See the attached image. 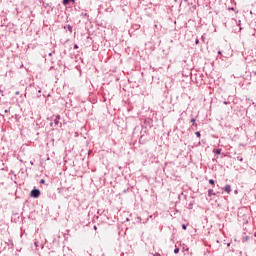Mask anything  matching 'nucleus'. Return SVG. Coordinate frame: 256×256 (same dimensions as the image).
<instances>
[{"instance_id":"nucleus-1","label":"nucleus","mask_w":256,"mask_h":256,"mask_svg":"<svg viewBox=\"0 0 256 256\" xmlns=\"http://www.w3.org/2000/svg\"><path fill=\"white\" fill-rule=\"evenodd\" d=\"M31 197H33L34 199H37V197H39V195H41V191L37 190V189H33L30 192Z\"/></svg>"},{"instance_id":"nucleus-2","label":"nucleus","mask_w":256,"mask_h":256,"mask_svg":"<svg viewBox=\"0 0 256 256\" xmlns=\"http://www.w3.org/2000/svg\"><path fill=\"white\" fill-rule=\"evenodd\" d=\"M59 121H61V116L57 115L54 120V125H59Z\"/></svg>"},{"instance_id":"nucleus-3","label":"nucleus","mask_w":256,"mask_h":256,"mask_svg":"<svg viewBox=\"0 0 256 256\" xmlns=\"http://www.w3.org/2000/svg\"><path fill=\"white\" fill-rule=\"evenodd\" d=\"M224 191H226V193H231V185H226Z\"/></svg>"},{"instance_id":"nucleus-4","label":"nucleus","mask_w":256,"mask_h":256,"mask_svg":"<svg viewBox=\"0 0 256 256\" xmlns=\"http://www.w3.org/2000/svg\"><path fill=\"white\" fill-rule=\"evenodd\" d=\"M213 195H215V192H213V189H209L208 190V196L213 197Z\"/></svg>"},{"instance_id":"nucleus-5","label":"nucleus","mask_w":256,"mask_h":256,"mask_svg":"<svg viewBox=\"0 0 256 256\" xmlns=\"http://www.w3.org/2000/svg\"><path fill=\"white\" fill-rule=\"evenodd\" d=\"M67 29H68V31H70V33H73V27L71 25H68Z\"/></svg>"},{"instance_id":"nucleus-6","label":"nucleus","mask_w":256,"mask_h":256,"mask_svg":"<svg viewBox=\"0 0 256 256\" xmlns=\"http://www.w3.org/2000/svg\"><path fill=\"white\" fill-rule=\"evenodd\" d=\"M191 123H193V125H194L195 127H197V123H195V119H194V118L191 119Z\"/></svg>"},{"instance_id":"nucleus-7","label":"nucleus","mask_w":256,"mask_h":256,"mask_svg":"<svg viewBox=\"0 0 256 256\" xmlns=\"http://www.w3.org/2000/svg\"><path fill=\"white\" fill-rule=\"evenodd\" d=\"M216 155H221V149L216 150Z\"/></svg>"},{"instance_id":"nucleus-8","label":"nucleus","mask_w":256,"mask_h":256,"mask_svg":"<svg viewBox=\"0 0 256 256\" xmlns=\"http://www.w3.org/2000/svg\"><path fill=\"white\" fill-rule=\"evenodd\" d=\"M69 3V0H63V5H67Z\"/></svg>"},{"instance_id":"nucleus-9","label":"nucleus","mask_w":256,"mask_h":256,"mask_svg":"<svg viewBox=\"0 0 256 256\" xmlns=\"http://www.w3.org/2000/svg\"><path fill=\"white\" fill-rule=\"evenodd\" d=\"M195 135H196L197 137H201V132H195Z\"/></svg>"},{"instance_id":"nucleus-10","label":"nucleus","mask_w":256,"mask_h":256,"mask_svg":"<svg viewBox=\"0 0 256 256\" xmlns=\"http://www.w3.org/2000/svg\"><path fill=\"white\" fill-rule=\"evenodd\" d=\"M210 185H215V181L214 180H209Z\"/></svg>"},{"instance_id":"nucleus-11","label":"nucleus","mask_w":256,"mask_h":256,"mask_svg":"<svg viewBox=\"0 0 256 256\" xmlns=\"http://www.w3.org/2000/svg\"><path fill=\"white\" fill-rule=\"evenodd\" d=\"M182 229H184V231H185L187 229V226L185 224H183Z\"/></svg>"},{"instance_id":"nucleus-12","label":"nucleus","mask_w":256,"mask_h":256,"mask_svg":"<svg viewBox=\"0 0 256 256\" xmlns=\"http://www.w3.org/2000/svg\"><path fill=\"white\" fill-rule=\"evenodd\" d=\"M174 253H179V248H176V249L174 250Z\"/></svg>"},{"instance_id":"nucleus-13","label":"nucleus","mask_w":256,"mask_h":256,"mask_svg":"<svg viewBox=\"0 0 256 256\" xmlns=\"http://www.w3.org/2000/svg\"><path fill=\"white\" fill-rule=\"evenodd\" d=\"M40 183H41V184L45 183V179H41V180H40Z\"/></svg>"},{"instance_id":"nucleus-14","label":"nucleus","mask_w":256,"mask_h":256,"mask_svg":"<svg viewBox=\"0 0 256 256\" xmlns=\"http://www.w3.org/2000/svg\"><path fill=\"white\" fill-rule=\"evenodd\" d=\"M74 49H79V46L78 45H74Z\"/></svg>"},{"instance_id":"nucleus-15","label":"nucleus","mask_w":256,"mask_h":256,"mask_svg":"<svg viewBox=\"0 0 256 256\" xmlns=\"http://www.w3.org/2000/svg\"><path fill=\"white\" fill-rule=\"evenodd\" d=\"M154 256H161V254H159V253H156Z\"/></svg>"},{"instance_id":"nucleus-16","label":"nucleus","mask_w":256,"mask_h":256,"mask_svg":"<svg viewBox=\"0 0 256 256\" xmlns=\"http://www.w3.org/2000/svg\"><path fill=\"white\" fill-rule=\"evenodd\" d=\"M50 127H53V122L50 123Z\"/></svg>"},{"instance_id":"nucleus-17","label":"nucleus","mask_w":256,"mask_h":256,"mask_svg":"<svg viewBox=\"0 0 256 256\" xmlns=\"http://www.w3.org/2000/svg\"><path fill=\"white\" fill-rule=\"evenodd\" d=\"M69 1H71L72 3H75V0H69Z\"/></svg>"},{"instance_id":"nucleus-18","label":"nucleus","mask_w":256,"mask_h":256,"mask_svg":"<svg viewBox=\"0 0 256 256\" xmlns=\"http://www.w3.org/2000/svg\"><path fill=\"white\" fill-rule=\"evenodd\" d=\"M218 55H221V51H218Z\"/></svg>"},{"instance_id":"nucleus-19","label":"nucleus","mask_w":256,"mask_h":256,"mask_svg":"<svg viewBox=\"0 0 256 256\" xmlns=\"http://www.w3.org/2000/svg\"><path fill=\"white\" fill-rule=\"evenodd\" d=\"M15 95H19V92H16Z\"/></svg>"},{"instance_id":"nucleus-20","label":"nucleus","mask_w":256,"mask_h":256,"mask_svg":"<svg viewBox=\"0 0 256 256\" xmlns=\"http://www.w3.org/2000/svg\"><path fill=\"white\" fill-rule=\"evenodd\" d=\"M199 43V40H196V44Z\"/></svg>"}]
</instances>
